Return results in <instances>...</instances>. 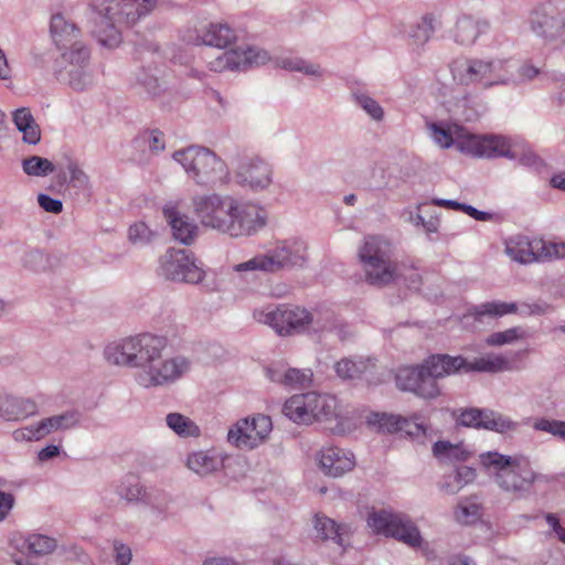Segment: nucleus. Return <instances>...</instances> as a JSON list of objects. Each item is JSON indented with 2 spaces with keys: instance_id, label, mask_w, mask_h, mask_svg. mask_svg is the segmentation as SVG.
<instances>
[{
  "instance_id": "14",
  "label": "nucleus",
  "mask_w": 565,
  "mask_h": 565,
  "mask_svg": "<svg viewBox=\"0 0 565 565\" xmlns=\"http://www.w3.org/2000/svg\"><path fill=\"white\" fill-rule=\"evenodd\" d=\"M270 60L268 53L259 47L242 45L227 50L206 63L211 72L243 71L260 66Z\"/></svg>"
},
{
  "instance_id": "51",
  "label": "nucleus",
  "mask_w": 565,
  "mask_h": 565,
  "mask_svg": "<svg viewBox=\"0 0 565 565\" xmlns=\"http://www.w3.org/2000/svg\"><path fill=\"white\" fill-rule=\"evenodd\" d=\"M436 204L439 206H452L456 209L462 207L470 216H473L476 220H480V221L487 220V213L478 211L477 209H475L472 206H462L461 204H459L457 202L445 201V200L436 201Z\"/></svg>"
},
{
  "instance_id": "52",
  "label": "nucleus",
  "mask_w": 565,
  "mask_h": 565,
  "mask_svg": "<svg viewBox=\"0 0 565 565\" xmlns=\"http://www.w3.org/2000/svg\"><path fill=\"white\" fill-rule=\"evenodd\" d=\"M14 503V497L11 493L0 491V521L10 512Z\"/></svg>"
},
{
  "instance_id": "43",
  "label": "nucleus",
  "mask_w": 565,
  "mask_h": 565,
  "mask_svg": "<svg viewBox=\"0 0 565 565\" xmlns=\"http://www.w3.org/2000/svg\"><path fill=\"white\" fill-rule=\"evenodd\" d=\"M455 518L461 524H471L479 519V505L473 502H460L455 510Z\"/></svg>"
},
{
  "instance_id": "50",
  "label": "nucleus",
  "mask_w": 565,
  "mask_h": 565,
  "mask_svg": "<svg viewBox=\"0 0 565 565\" xmlns=\"http://www.w3.org/2000/svg\"><path fill=\"white\" fill-rule=\"evenodd\" d=\"M39 205L46 212L58 214L63 210V204L60 200L53 199L46 194H39Z\"/></svg>"
},
{
  "instance_id": "47",
  "label": "nucleus",
  "mask_w": 565,
  "mask_h": 565,
  "mask_svg": "<svg viewBox=\"0 0 565 565\" xmlns=\"http://www.w3.org/2000/svg\"><path fill=\"white\" fill-rule=\"evenodd\" d=\"M535 429L550 433L565 439V422L540 419L534 424Z\"/></svg>"
},
{
  "instance_id": "15",
  "label": "nucleus",
  "mask_w": 565,
  "mask_h": 565,
  "mask_svg": "<svg viewBox=\"0 0 565 565\" xmlns=\"http://www.w3.org/2000/svg\"><path fill=\"white\" fill-rule=\"evenodd\" d=\"M161 269L166 278L175 281L198 284L204 278V270L185 249H169L162 257Z\"/></svg>"
},
{
  "instance_id": "41",
  "label": "nucleus",
  "mask_w": 565,
  "mask_h": 565,
  "mask_svg": "<svg viewBox=\"0 0 565 565\" xmlns=\"http://www.w3.org/2000/svg\"><path fill=\"white\" fill-rule=\"evenodd\" d=\"M476 470L471 467L462 466L456 470L454 476L455 484L445 483L443 488L447 493H457L466 484L471 483L476 479Z\"/></svg>"
},
{
  "instance_id": "46",
  "label": "nucleus",
  "mask_w": 565,
  "mask_h": 565,
  "mask_svg": "<svg viewBox=\"0 0 565 565\" xmlns=\"http://www.w3.org/2000/svg\"><path fill=\"white\" fill-rule=\"evenodd\" d=\"M521 337L522 334L520 333L519 328H511L504 331L492 333L487 338L486 343L488 345L498 347L512 343Z\"/></svg>"
},
{
  "instance_id": "21",
  "label": "nucleus",
  "mask_w": 565,
  "mask_h": 565,
  "mask_svg": "<svg viewBox=\"0 0 565 565\" xmlns=\"http://www.w3.org/2000/svg\"><path fill=\"white\" fill-rule=\"evenodd\" d=\"M458 423L466 427L484 428L497 433L514 430L516 424L490 409L468 408L460 413Z\"/></svg>"
},
{
  "instance_id": "53",
  "label": "nucleus",
  "mask_w": 565,
  "mask_h": 565,
  "mask_svg": "<svg viewBox=\"0 0 565 565\" xmlns=\"http://www.w3.org/2000/svg\"><path fill=\"white\" fill-rule=\"evenodd\" d=\"M115 552L118 565H127L131 561V551L125 544H115Z\"/></svg>"
},
{
  "instance_id": "58",
  "label": "nucleus",
  "mask_w": 565,
  "mask_h": 565,
  "mask_svg": "<svg viewBox=\"0 0 565 565\" xmlns=\"http://www.w3.org/2000/svg\"><path fill=\"white\" fill-rule=\"evenodd\" d=\"M150 148L153 150H162L164 148L163 135L154 131L151 137Z\"/></svg>"
},
{
  "instance_id": "11",
  "label": "nucleus",
  "mask_w": 565,
  "mask_h": 565,
  "mask_svg": "<svg viewBox=\"0 0 565 565\" xmlns=\"http://www.w3.org/2000/svg\"><path fill=\"white\" fill-rule=\"evenodd\" d=\"M505 253L512 260L521 264L550 260L565 256V243L545 242L537 237L516 235L505 242Z\"/></svg>"
},
{
  "instance_id": "62",
  "label": "nucleus",
  "mask_w": 565,
  "mask_h": 565,
  "mask_svg": "<svg viewBox=\"0 0 565 565\" xmlns=\"http://www.w3.org/2000/svg\"><path fill=\"white\" fill-rule=\"evenodd\" d=\"M450 565H475L467 556L458 555L451 558Z\"/></svg>"
},
{
  "instance_id": "56",
  "label": "nucleus",
  "mask_w": 565,
  "mask_h": 565,
  "mask_svg": "<svg viewBox=\"0 0 565 565\" xmlns=\"http://www.w3.org/2000/svg\"><path fill=\"white\" fill-rule=\"evenodd\" d=\"M520 161L529 167H539L541 164V159L531 151L523 153Z\"/></svg>"
},
{
  "instance_id": "49",
  "label": "nucleus",
  "mask_w": 565,
  "mask_h": 565,
  "mask_svg": "<svg viewBox=\"0 0 565 565\" xmlns=\"http://www.w3.org/2000/svg\"><path fill=\"white\" fill-rule=\"evenodd\" d=\"M128 236L132 243H143L149 241L151 232L145 223L140 222L129 227Z\"/></svg>"
},
{
  "instance_id": "54",
  "label": "nucleus",
  "mask_w": 565,
  "mask_h": 565,
  "mask_svg": "<svg viewBox=\"0 0 565 565\" xmlns=\"http://www.w3.org/2000/svg\"><path fill=\"white\" fill-rule=\"evenodd\" d=\"M60 452V449L57 446H54V445H50V446H46L45 448H43L40 452H39V459L41 461H45L47 459H51L55 456H57Z\"/></svg>"
},
{
  "instance_id": "7",
  "label": "nucleus",
  "mask_w": 565,
  "mask_h": 565,
  "mask_svg": "<svg viewBox=\"0 0 565 565\" xmlns=\"http://www.w3.org/2000/svg\"><path fill=\"white\" fill-rule=\"evenodd\" d=\"M173 157L199 184L215 185L227 178L224 161L206 148L190 147Z\"/></svg>"
},
{
  "instance_id": "26",
  "label": "nucleus",
  "mask_w": 565,
  "mask_h": 565,
  "mask_svg": "<svg viewBox=\"0 0 565 565\" xmlns=\"http://www.w3.org/2000/svg\"><path fill=\"white\" fill-rule=\"evenodd\" d=\"M427 374L437 383L438 379L455 374L456 372H466L467 360L461 355L450 356L448 354L430 355L425 362Z\"/></svg>"
},
{
  "instance_id": "1",
  "label": "nucleus",
  "mask_w": 565,
  "mask_h": 565,
  "mask_svg": "<svg viewBox=\"0 0 565 565\" xmlns=\"http://www.w3.org/2000/svg\"><path fill=\"white\" fill-rule=\"evenodd\" d=\"M167 341L162 337L143 333L111 343L105 358L116 365L138 367L137 382L143 387L161 386L174 382L190 369L183 356L162 359Z\"/></svg>"
},
{
  "instance_id": "25",
  "label": "nucleus",
  "mask_w": 565,
  "mask_h": 565,
  "mask_svg": "<svg viewBox=\"0 0 565 565\" xmlns=\"http://www.w3.org/2000/svg\"><path fill=\"white\" fill-rule=\"evenodd\" d=\"M319 463L326 475L341 477L354 468L355 458L351 451L331 446L321 450Z\"/></svg>"
},
{
  "instance_id": "30",
  "label": "nucleus",
  "mask_w": 565,
  "mask_h": 565,
  "mask_svg": "<svg viewBox=\"0 0 565 565\" xmlns=\"http://www.w3.org/2000/svg\"><path fill=\"white\" fill-rule=\"evenodd\" d=\"M315 529L317 536L321 540H333L339 546H344V537L350 530L345 525H339L327 516L316 515Z\"/></svg>"
},
{
  "instance_id": "60",
  "label": "nucleus",
  "mask_w": 565,
  "mask_h": 565,
  "mask_svg": "<svg viewBox=\"0 0 565 565\" xmlns=\"http://www.w3.org/2000/svg\"><path fill=\"white\" fill-rule=\"evenodd\" d=\"M204 565H237L232 559L228 558H210L207 559Z\"/></svg>"
},
{
  "instance_id": "22",
  "label": "nucleus",
  "mask_w": 565,
  "mask_h": 565,
  "mask_svg": "<svg viewBox=\"0 0 565 565\" xmlns=\"http://www.w3.org/2000/svg\"><path fill=\"white\" fill-rule=\"evenodd\" d=\"M78 423V415L68 412L62 415L52 416L41 420L36 425L23 427L13 431V438L20 440H40L53 431L68 429Z\"/></svg>"
},
{
  "instance_id": "57",
  "label": "nucleus",
  "mask_w": 565,
  "mask_h": 565,
  "mask_svg": "<svg viewBox=\"0 0 565 565\" xmlns=\"http://www.w3.org/2000/svg\"><path fill=\"white\" fill-rule=\"evenodd\" d=\"M11 77V70L3 52L0 50V79H9Z\"/></svg>"
},
{
  "instance_id": "2",
  "label": "nucleus",
  "mask_w": 565,
  "mask_h": 565,
  "mask_svg": "<svg viewBox=\"0 0 565 565\" xmlns=\"http://www.w3.org/2000/svg\"><path fill=\"white\" fill-rule=\"evenodd\" d=\"M193 213L200 223L232 237L248 236L266 224L263 207L216 193L192 199Z\"/></svg>"
},
{
  "instance_id": "34",
  "label": "nucleus",
  "mask_w": 565,
  "mask_h": 565,
  "mask_svg": "<svg viewBox=\"0 0 565 565\" xmlns=\"http://www.w3.org/2000/svg\"><path fill=\"white\" fill-rule=\"evenodd\" d=\"M186 465L189 469L198 475L205 476L218 469L221 461L216 456L199 451L188 457Z\"/></svg>"
},
{
  "instance_id": "3",
  "label": "nucleus",
  "mask_w": 565,
  "mask_h": 565,
  "mask_svg": "<svg viewBox=\"0 0 565 565\" xmlns=\"http://www.w3.org/2000/svg\"><path fill=\"white\" fill-rule=\"evenodd\" d=\"M481 467L491 476L500 489L507 492L527 490L536 475L523 456H505L498 451H487L479 456Z\"/></svg>"
},
{
  "instance_id": "24",
  "label": "nucleus",
  "mask_w": 565,
  "mask_h": 565,
  "mask_svg": "<svg viewBox=\"0 0 565 565\" xmlns=\"http://www.w3.org/2000/svg\"><path fill=\"white\" fill-rule=\"evenodd\" d=\"M338 376L344 380H364L370 384L379 382L377 379V365L376 363L367 358H359L358 360L342 359L337 362L334 366Z\"/></svg>"
},
{
  "instance_id": "40",
  "label": "nucleus",
  "mask_w": 565,
  "mask_h": 565,
  "mask_svg": "<svg viewBox=\"0 0 565 565\" xmlns=\"http://www.w3.org/2000/svg\"><path fill=\"white\" fill-rule=\"evenodd\" d=\"M119 495L127 501H137L143 498L145 490L136 476L128 475L118 489Z\"/></svg>"
},
{
  "instance_id": "63",
  "label": "nucleus",
  "mask_w": 565,
  "mask_h": 565,
  "mask_svg": "<svg viewBox=\"0 0 565 565\" xmlns=\"http://www.w3.org/2000/svg\"><path fill=\"white\" fill-rule=\"evenodd\" d=\"M157 78H150L149 81H145L143 82V85L149 89L151 90L152 88L154 89L158 84H157ZM153 94L156 93L154 90L152 92Z\"/></svg>"
},
{
  "instance_id": "39",
  "label": "nucleus",
  "mask_w": 565,
  "mask_h": 565,
  "mask_svg": "<svg viewBox=\"0 0 565 565\" xmlns=\"http://www.w3.org/2000/svg\"><path fill=\"white\" fill-rule=\"evenodd\" d=\"M22 166L23 171L29 175H47L55 170L54 164L50 160L38 156L24 159Z\"/></svg>"
},
{
  "instance_id": "42",
  "label": "nucleus",
  "mask_w": 565,
  "mask_h": 565,
  "mask_svg": "<svg viewBox=\"0 0 565 565\" xmlns=\"http://www.w3.org/2000/svg\"><path fill=\"white\" fill-rule=\"evenodd\" d=\"M278 66L289 71L303 72L308 75H320V67L315 64H309L301 58L286 57L278 62Z\"/></svg>"
},
{
  "instance_id": "32",
  "label": "nucleus",
  "mask_w": 565,
  "mask_h": 565,
  "mask_svg": "<svg viewBox=\"0 0 565 565\" xmlns=\"http://www.w3.org/2000/svg\"><path fill=\"white\" fill-rule=\"evenodd\" d=\"M510 370L509 361L499 354H486L476 358L472 362L467 361L466 372H488L498 373Z\"/></svg>"
},
{
  "instance_id": "23",
  "label": "nucleus",
  "mask_w": 565,
  "mask_h": 565,
  "mask_svg": "<svg viewBox=\"0 0 565 565\" xmlns=\"http://www.w3.org/2000/svg\"><path fill=\"white\" fill-rule=\"evenodd\" d=\"M163 215L171 226L175 239L185 245H190L194 242L199 227L186 214L181 212L178 202L166 204Z\"/></svg>"
},
{
  "instance_id": "19",
  "label": "nucleus",
  "mask_w": 565,
  "mask_h": 565,
  "mask_svg": "<svg viewBox=\"0 0 565 565\" xmlns=\"http://www.w3.org/2000/svg\"><path fill=\"white\" fill-rule=\"evenodd\" d=\"M533 32L547 40H554L565 34V14L553 3H543L530 14Z\"/></svg>"
},
{
  "instance_id": "10",
  "label": "nucleus",
  "mask_w": 565,
  "mask_h": 565,
  "mask_svg": "<svg viewBox=\"0 0 565 565\" xmlns=\"http://www.w3.org/2000/svg\"><path fill=\"white\" fill-rule=\"evenodd\" d=\"M306 249L302 241H285L273 253L257 255L247 262L237 264L234 269L236 271L260 270L273 273L288 265L300 266L305 262Z\"/></svg>"
},
{
  "instance_id": "45",
  "label": "nucleus",
  "mask_w": 565,
  "mask_h": 565,
  "mask_svg": "<svg viewBox=\"0 0 565 565\" xmlns=\"http://www.w3.org/2000/svg\"><path fill=\"white\" fill-rule=\"evenodd\" d=\"M312 372L310 370L289 369L281 382L289 386H305L311 382Z\"/></svg>"
},
{
  "instance_id": "12",
  "label": "nucleus",
  "mask_w": 565,
  "mask_h": 565,
  "mask_svg": "<svg viewBox=\"0 0 565 565\" xmlns=\"http://www.w3.org/2000/svg\"><path fill=\"white\" fill-rule=\"evenodd\" d=\"M456 148L465 154L478 158L515 157L510 139L498 135H475L461 126Z\"/></svg>"
},
{
  "instance_id": "64",
  "label": "nucleus",
  "mask_w": 565,
  "mask_h": 565,
  "mask_svg": "<svg viewBox=\"0 0 565 565\" xmlns=\"http://www.w3.org/2000/svg\"><path fill=\"white\" fill-rule=\"evenodd\" d=\"M554 533L557 535L561 542L565 543V529L562 525L556 529Z\"/></svg>"
},
{
  "instance_id": "27",
  "label": "nucleus",
  "mask_w": 565,
  "mask_h": 565,
  "mask_svg": "<svg viewBox=\"0 0 565 565\" xmlns=\"http://www.w3.org/2000/svg\"><path fill=\"white\" fill-rule=\"evenodd\" d=\"M236 39L235 31L226 23L212 22L198 30L195 42L224 49Z\"/></svg>"
},
{
  "instance_id": "6",
  "label": "nucleus",
  "mask_w": 565,
  "mask_h": 565,
  "mask_svg": "<svg viewBox=\"0 0 565 565\" xmlns=\"http://www.w3.org/2000/svg\"><path fill=\"white\" fill-rule=\"evenodd\" d=\"M451 73L458 84L479 88L505 84L510 79L504 61L458 60L454 62Z\"/></svg>"
},
{
  "instance_id": "9",
  "label": "nucleus",
  "mask_w": 565,
  "mask_h": 565,
  "mask_svg": "<svg viewBox=\"0 0 565 565\" xmlns=\"http://www.w3.org/2000/svg\"><path fill=\"white\" fill-rule=\"evenodd\" d=\"M334 396L315 392L297 394L286 401L284 414L298 424H311L315 420L329 419L335 414Z\"/></svg>"
},
{
  "instance_id": "44",
  "label": "nucleus",
  "mask_w": 565,
  "mask_h": 565,
  "mask_svg": "<svg viewBox=\"0 0 565 565\" xmlns=\"http://www.w3.org/2000/svg\"><path fill=\"white\" fill-rule=\"evenodd\" d=\"M515 311H516L515 303L492 301V302H486V303L481 305L477 309V315L478 316L488 315V316L501 317V316L512 313Z\"/></svg>"
},
{
  "instance_id": "4",
  "label": "nucleus",
  "mask_w": 565,
  "mask_h": 565,
  "mask_svg": "<svg viewBox=\"0 0 565 565\" xmlns=\"http://www.w3.org/2000/svg\"><path fill=\"white\" fill-rule=\"evenodd\" d=\"M156 6V0H108L99 15V28L94 31L104 46H117L120 32L115 24L131 26Z\"/></svg>"
},
{
  "instance_id": "20",
  "label": "nucleus",
  "mask_w": 565,
  "mask_h": 565,
  "mask_svg": "<svg viewBox=\"0 0 565 565\" xmlns=\"http://www.w3.org/2000/svg\"><path fill=\"white\" fill-rule=\"evenodd\" d=\"M270 164L259 156H246L241 159L235 178L237 183L252 190H263L273 181Z\"/></svg>"
},
{
  "instance_id": "36",
  "label": "nucleus",
  "mask_w": 565,
  "mask_h": 565,
  "mask_svg": "<svg viewBox=\"0 0 565 565\" xmlns=\"http://www.w3.org/2000/svg\"><path fill=\"white\" fill-rule=\"evenodd\" d=\"M480 32L479 23L472 18L465 17L456 23L455 39L460 44L470 45L475 43Z\"/></svg>"
},
{
  "instance_id": "55",
  "label": "nucleus",
  "mask_w": 565,
  "mask_h": 565,
  "mask_svg": "<svg viewBox=\"0 0 565 565\" xmlns=\"http://www.w3.org/2000/svg\"><path fill=\"white\" fill-rule=\"evenodd\" d=\"M540 73L539 68H536L535 66L533 65H527V64H524L521 68H520V76L522 79H532L534 78L535 76H537Z\"/></svg>"
},
{
  "instance_id": "48",
  "label": "nucleus",
  "mask_w": 565,
  "mask_h": 565,
  "mask_svg": "<svg viewBox=\"0 0 565 565\" xmlns=\"http://www.w3.org/2000/svg\"><path fill=\"white\" fill-rule=\"evenodd\" d=\"M356 100H358L359 105L373 119L381 120L383 118V109H382V107L379 105V103L376 100H374L373 98H371L369 96H365V95L356 96Z\"/></svg>"
},
{
  "instance_id": "29",
  "label": "nucleus",
  "mask_w": 565,
  "mask_h": 565,
  "mask_svg": "<svg viewBox=\"0 0 565 565\" xmlns=\"http://www.w3.org/2000/svg\"><path fill=\"white\" fill-rule=\"evenodd\" d=\"M36 413V404L31 399L0 396V417L6 420L24 419Z\"/></svg>"
},
{
  "instance_id": "17",
  "label": "nucleus",
  "mask_w": 565,
  "mask_h": 565,
  "mask_svg": "<svg viewBox=\"0 0 565 565\" xmlns=\"http://www.w3.org/2000/svg\"><path fill=\"white\" fill-rule=\"evenodd\" d=\"M259 322L270 326L279 334L299 331L311 323V315L301 308L278 307L255 315Z\"/></svg>"
},
{
  "instance_id": "31",
  "label": "nucleus",
  "mask_w": 565,
  "mask_h": 565,
  "mask_svg": "<svg viewBox=\"0 0 565 565\" xmlns=\"http://www.w3.org/2000/svg\"><path fill=\"white\" fill-rule=\"evenodd\" d=\"M13 121L25 142L36 145L40 141L41 130L29 108L17 109L13 113Z\"/></svg>"
},
{
  "instance_id": "61",
  "label": "nucleus",
  "mask_w": 565,
  "mask_h": 565,
  "mask_svg": "<svg viewBox=\"0 0 565 565\" xmlns=\"http://www.w3.org/2000/svg\"><path fill=\"white\" fill-rule=\"evenodd\" d=\"M545 520L548 523V525L552 527L553 531L558 529L561 526L558 518L553 513H547L545 515Z\"/></svg>"
},
{
  "instance_id": "16",
  "label": "nucleus",
  "mask_w": 565,
  "mask_h": 565,
  "mask_svg": "<svg viewBox=\"0 0 565 565\" xmlns=\"http://www.w3.org/2000/svg\"><path fill=\"white\" fill-rule=\"evenodd\" d=\"M273 429L271 419L266 415L244 418L228 431V440L239 448L253 449L264 443Z\"/></svg>"
},
{
  "instance_id": "28",
  "label": "nucleus",
  "mask_w": 565,
  "mask_h": 565,
  "mask_svg": "<svg viewBox=\"0 0 565 565\" xmlns=\"http://www.w3.org/2000/svg\"><path fill=\"white\" fill-rule=\"evenodd\" d=\"M369 423L379 427L380 430L387 433L405 431L408 435L424 434L422 425L413 423L407 418L392 414H373Z\"/></svg>"
},
{
  "instance_id": "37",
  "label": "nucleus",
  "mask_w": 565,
  "mask_h": 565,
  "mask_svg": "<svg viewBox=\"0 0 565 565\" xmlns=\"http://www.w3.org/2000/svg\"><path fill=\"white\" fill-rule=\"evenodd\" d=\"M24 547L29 554L45 555L56 548V540L43 534H30L24 540Z\"/></svg>"
},
{
  "instance_id": "33",
  "label": "nucleus",
  "mask_w": 565,
  "mask_h": 565,
  "mask_svg": "<svg viewBox=\"0 0 565 565\" xmlns=\"http://www.w3.org/2000/svg\"><path fill=\"white\" fill-rule=\"evenodd\" d=\"M433 140L440 148L447 149L457 145V136L461 131V126L457 124L444 125L433 122L428 126Z\"/></svg>"
},
{
  "instance_id": "59",
  "label": "nucleus",
  "mask_w": 565,
  "mask_h": 565,
  "mask_svg": "<svg viewBox=\"0 0 565 565\" xmlns=\"http://www.w3.org/2000/svg\"><path fill=\"white\" fill-rule=\"evenodd\" d=\"M551 185L555 189H559V190H563L565 191V172H562V173H558V174H555L552 179H551Z\"/></svg>"
},
{
  "instance_id": "38",
  "label": "nucleus",
  "mask_w": 565,
  "mask_h": 565,
  "mask_svg": "<svg viewBox=\"0 0 565 565\" xmlns=\"http://www.w3.org/2000/svg\"><path fill=\"white\" fill-rule=\"evenodd\" d=\"M167 425L175 434L182 437L198 436L199 427L193 420L179 413H170L167 415Z\"/></svg>"
},
{
  "instance_id": "13",
  "label": "nucleus",
  "mask_w": 565,
  "mask_h": 565,
  "mask_svg": "<svg viewBox=\"0 0 565 565\" xmlns=\"http://www.w3.org/2000/svg\"><path fill=\"white\" fill-rule=\"evenodd\" d=\"M367 525L375 533L397 539L409 546L420 545L422 536L418 529L399 514L385 510L374 511L369 515Z\"/></svg>"
},
{
  "instance_id": "18",
  "label": "nucleus",
  "mask_w": 565,
  "mask_h": 565,
  "mask_svg": "<svg viewBox=\"0 0 565 565\" xmlns=\"http://www.w3.org/2000/svg\"><path fill=\"white\" fill-rule=\"evenodd\" d=\"M395 380L399 390L412 392L423 398H435L440 393L438 384L428 376L424 364L399 367Z\"/></svg>"
},
{
  "instance_id": "5",
  "label": "nucleus",
  "mask_w": 565,
  "mask_h": 565,
  "mask_svg": "<svg viewBox=\"0 0 565 565\" xmlns=\"http://www.w3.org/2000/svg\"><path fill=\"white\" fill-rule=\"evenodd\" d=\"M366 280L371 285L384 286L397 277V265L392 260V247L388 241L379 236H369L359 250Z\"/></svg>"
},
{
  "instance_id": "35",
  "label": "nucleus",
  "mask_w": 565,
  "mask_h": 565,
  "mask_svg": "<svg viewBox=\"0 0 565 565\" xmlns=\"http://www.w3.org/2000/svg\"><path fill=\"white\" fill-rule=\"evenodd\" d=\"M433 452L438 459L449 461H466L469 457V451L462 444H451L444 440L435 443Z\"/></svg>"
},
{
  "instance_id": "8",
  "label": "nucleus",
  "mask_w": 565,
  "mask_h": 565,
  "mask_svg": "<svg viewBox=\"0 0 565 565\" xmlns=\"http://www.w3.org/2000/svg\"><path fill=\"white\" fill-rule=\"evenodd\" d=\"M53 41L61 52L63 62L72 68L70 74L83 68L89 60V51L81 40V30L57 13L52 15L50 25Z\"/></svg>"
}]
</instances>
